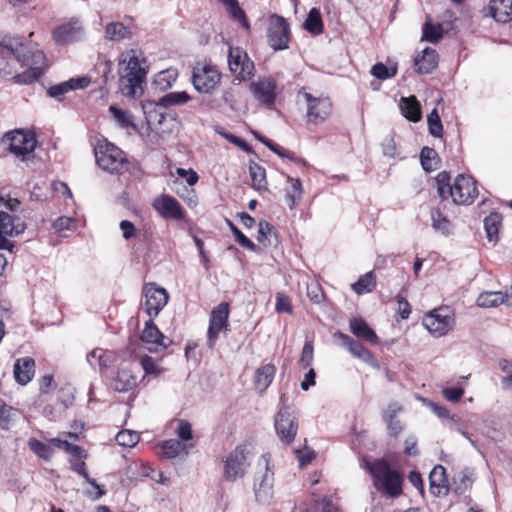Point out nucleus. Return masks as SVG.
<instances>
[{
	"label": "nucleus",
	"mask_w": 512,
	"mask_h": 512,
	"mask_svg": "<svg viewBox=\"0 0 512 512\" xmlns=\"http://www.w3.org/2000/svg\"><path fill=\"white\" fill-rule=\"evenodd\" d=\"M451 176L447 171L440 172L436 177L437 192L442 200L452 198L456 205H470L477 198L479 192L477 182L472 176L459 174L450 184Z\"/></svg>",
	"instance_id": "1"
},
{
	"label": "nucleus",
	"mask_w": 512,
	"mask_h": 512,
	"mask_svg": "<svg viewBox=\"0 0 512 512\" xmlns=\"http://www.w3.org/2000/svg\"><path fill=\"white\" fill-rule=\"evenodd\" d=\"M402 463L403 456L391 452L376 459L363 458V467L373 480H404Z\"/></svg>",
	"instance_id": "2"
},
{
	"label": "nucleus",
	"mask_w": 512,
	"mask_h": 512,
	"mask_svg": "<svg viewBox=\"0 0 512 512\" xmlns=\"http://www.w3.org/2000/svg\"><path fill=\"white\" fill-rule=\"evenodd\" d=\"M286 396H280V408L275 416L274 427L276 433L284 444H291L298 431V415L295 409L287 405Z\"/></svg>",
	"instance_id": "3"
},
{
	"label": "nucleus",
	"mask_w": 512,
	"mask_h": 512,
	"mask_svg": "<svg viewBox=\"0 0 512 512\" xmlns=\"http://www.w3.org/2000/svg\"><path fill=\"white\" fill-rule=\"evenodd\" d=\"M94 153L97 164L105 171L120 174L127 169L128 162L123 151L112 143L98 144Z\"/></svg>",
	"instance_id": "4"
},
{
	"label": "nucleus",
	"mask_w": 512,
	"mask_h": 512,
	"mask_svg": "<svg viewBox=\"0 0 512 512\" xmlns=\"http://www.w3.org/2000/svg\"><path fill=\"white\" fill-rule=\"evenodd\" d=\"M2 143L8 145V151L22 160L34 152L37 146L36 136L33 132L24 129H15L6 132L2 137Z\"/></svg>",
	"instance_id": "5"
},
{
	"label": "nucleus",
	"mask_w": 512,
	"mask_h": 512,
	"mask_svg": "<svg viewBox=\"0 0 512 512\" xmlns=\"http://www.w3.org/2000/svg\"><path fill=\"white\" fill-rule=\"evenodd\" d=\"M253 457V447L250 444H240L226 457L224 474L227 479L243 478Z\"/></svg>",
	"instance_id": "6"
},
{
	"label": "nucleus",
	"mask_w": 512,
	"mask_h": 512,
	"mask_svg": "<svg viewBox=\"0 0 512 512\" xmlns=\"http://www.w3.org/2000/svg\"><path fill=\"white\" fill-rule=\"evenodd\" d=\"M267 41L275 51L288 49L290 42V25L288 21L278 14L269 17L267 29Z\"/></svg>",
	"instance_id": "7"
},
{
	"label": "nucleus",
	"mask_w": 512,
	"mask_h": 512,
	"mask_svg": "<svg viewBox=\"0 0 512 512\" xmlns=\"http://www.w3.org/2000/svg\"><path fill=\"white\" fill-rule=\"evenodd\" d=\"M51 444L54 447L64 450L70 456L69 462L71 465V469L76 472L80 477H83L85 480H92L89 477L85 459L88 457V453L82 447L70 443L67 439L53 438L51 439Z\"/></svg>",
	"instance_id": "8"
},
{
	"label": "nucleus",
	"mask_w": 512,
	"mask_h": 512,
	"mask_svg": "<svg viewBox=\"0 0 512 512\" xmlns=\"http://www.w3.org/2000/svg\"><path fill=\"white\" fill-rule=\"evenodd\" d=\"M221 73L210 64L198 63L192 71V84L199 93H211L220 83Z\"/></svg>",
	"instance_id": "9"
},
{
	"label": "nucleus",
	"mask_w": 512,
	"mask_h": 512,
	"mask_svg": "<svg viewBox=\"0 0 512 512\" xmlns=\"http://www.w3.org/2000/svg\"><path fill=\"white\" fill-rule=\"evenodd\" d=\"M142 293L145 298L144 310L146 314L151 318L157 317L168 303V292L166 289L158 287L155 283H147L143 286Z\"/></svg>",
	"instance_id": "10"
},
{
	"label": "nucleus",
	"mask_w": 512,
	"mask_h": 512,
	"mask_svg": "<svg viewBox=\"0 0 512 512\" xmlns=\"http://www.w3.org/2000/svg\"><path fill=\"white\" fill-rule=\"evenodd\" d=\"M230 309L229 303L221 302L214 307L210 314L207 331V345L213 348L222 330H227Z\"/></svg>",
	"instance_id": "11"
},
{
	"label": "nucleus",
	"mask_w": 512,
	"mask_h": 512,
	"mask_svg": "<svg viewBox=\"0 0 512 512\" xmlns=\"http://www.w3.org/2000/svg\"><path fill=\"white\" fill-rule=\"evenodd\" d=\"M228 65L230 71L239 80H247L254 75L255 66L253 61L240 48H230Z\"/></svg>",
	"instance_id": "12"
},
{
	"label": "nucleus",
	"mask_w": 512,
	"mask_h": 512,
	"mask_svg": "<svg viewBox=\"0 0 512 512\" xmlns=\"http://www.w3.org/2000/svg\"><path fill=\"white\" fill-rule=\"evenodd\" d=\"M304 98L307 104L308 122L319 124L324 122L332 111V102L328 97H314L312 94L305 92Z\"/></svg>",
	"instance_id": "13"
},
{
	"label": "nucleus",
	"mask_w": 512,
	"mask_h": 512,
	"mask_svg": "<svg viewBox=\"0 0 512 512\" xmlns=\"http://www.w3.org/2000/svg\"><path fill=\"white\" fill-rule=\"evenodd\" d=\"M153 208L165 219L182 220L185 217L181 204L170 195L163 194L156 198Z\"/></svg>",
	"instance_id": "14"
},
{
	"label": "nucleus",
	"mask_w": 512,
	"mask_h": 512,
	"mask_svg": "<svg viewBox=\"0 0 512 512\" xmlns=\"http://www.w3.org/2000/svg\"><path fill=\"white\" fill-rule=\"evenodd\" d=\"M276 87V82L272 78L266 77L252 82L250 90L260 103L271 106L276 99Z\"/></svg>",
	"instance_id": "15"
},
{
	"label": "nucleus",
	"mask_w": 512,
	"mask_h": 512,
	"mask_svg": "<svg viewBox=\"0 0 512 512\" xmlns=\"http://www.w3.org/2000/svg\"><path fill=\"white\" fill-rule=\"evenodd\" d=\"M83 35V28L77 20L62 24L53 30V38L58 45L77 42Z\"/></svg>",
	"instance_id": "16"
},
{
	"label": "nucleus",
	"mask_w": 512,
	"mask_h": 512,
	"mask_svg": "<svg viewBox=\"0 0 512 512\" xmlns=\"http://www.w3.org/2000/svg\"><path fill=\"white\" fill-rule=\"evenodd\" d=\"M454 319L435 310L423 319V325L436 337L443 336L451 329Z\"/></svg>",
	"instance_id": "17"
},
{
	"label": "nucleus",
	"mask_w": 512,
	"mask_h": 512,
	"mask_svg": "<svg viewBox=\"0 0 512 512\" xmlns=\"http://www.w3.org/2000/svg\"><path fill=\"white\" fill-rule=\"evenodd\" d=\"M91 80L87 76L70 78L67 81L52 85L48 88L47 94L49 97L62 101L63 96L71 91L84 89L89 86Z\"/></svg>",
	"instance_id": "18"
},
{
	"label": "nucleus",
	"mask_w": 512,
	"mask_h": 512,
	"mask_svg": "<svg viewBox=\"0 0 512 512\" xmlns=\"http://www.w3.org/2000/svg\"><path fill=\"white\" fill-rule=\"evenodd\" d=\"M156 477H159V480H165L161 471L153 469L140 460L131 462L126 468L127 480H142L144 478L156 480Z\"/></svg>",
	"instance_id": "19"
},
{
	"label": "nucleus",
	"mask_w": 512,
	"mask_h": 512,
	"mask_svg": "<svg viewBox=\"0 0 512 512\" xmlns=\"http://www.w3.org/2000/svg\"><path fill=\"white\" fill-rule=\"evenodd\" d=\"M26 229V223L22 217L0 211V234L10 237L18 236Z\"/></svg>",
	"instance_id": "20"
},
{
	"label": "nucleus",
	"mask_w": 512,
	"mask_h": 512,
	"mask_svg": "<svg viewBox=\"0 0 512 512\" xmlns=\"http://www.w3.org/2000/svg\"><path fill=\"white\" fill-rule=\"evenodd\" d=\"M0 56L2 58H15L23 66L30 65V57L27 48L23 44L14 45L12 40L4 39L0 43Z\"/></svg>",
	"instance_id": "21"
},
{
	"label": "nucleus",
	"mask_w": 512,
	"mask_h": 512,
	"mask_svg": "<svg viewBox=\"0 0 512 512\" xmlns=\"http://www.w3.org/2000/svg\"><path fill=\"white\" fill-rule=\"evenodd\" d=\"M35 373V361L31 357H23L16 360L14 364L15 380L21 384L29 383Z\"/></svg>",
	"instance_id": "22"
},
{
	"label": "nucleus",
	"mask_w": 512,
	"mask_h": 512,
	"mask_svg": "<svg viewBox=\"0 0 512 512\" xmlns=\"http://www.w3.org/2000/svg\"><path fill=\"white\" fill-rule=\"evenodd\" d=\"M335 338L341 341V345L345 347L353 356L368 362L372 358V353L366 349L360 342L354 340L347 334L337 332Z\"/></svg>",
	"instance_id": "23"
},
{
	"label": "nucleus",
	"mask_w": 512,
	"mask_h": 512,
	"mask_svg": "<svg viewBox=\"0 0 512 512\" xmlns=\"http://www.w3.org/2000/svg\"><path fill=\"white\" fill-rule=\"evenodd\" d=\"M438 65V54L435 49L426 47L421 56L414 60V66L419 74H429Z\"/></svg>",
	"instance_id": "24"
},
{
	"label": "nucleus",
	"mask_w": 512,
	"mask_h": 512,
	"mask_svg": "<svg viewBox=\"0 0 512 512\" xmlns=\"http://www.w3.org/2000/svg\"><path fill=\"white\" fill-rule=\"evenodd\" d=\"M351 332L360 339L366 340L371 344H378V336L368 323L360 317L352 318L349 322Z\"/></svg>",
	"instance_id": "25"
},
{
	"label": "nucleus",
	"mask_w": 512,
	"mask_h": 512,
	"mask_svg": "<svg viewBox=\"0 0 512 512\" xmlns=\"http://www.w3.org/2000/svg\"><path fill=\"white\" fill-rule=\"evenodd\" d=\"M489 11L497 22L508 23L512 20V0H491Z\"/></svg>",
	"instance_id": "26"
},
{
	"label": "nucleus",
	"mask_w": 512,
	"mask_h": 512,
	"mask_svg": "<svg viewBox=\"0 0 512 512\" xmlns=\"http://www.w3.org/2000/svg\"><path fill=\"white\" fill-rule=\"evenodd\" d=\"M402 115L411 122H418L422 118L421 105L415 96L402 97L400 99Z\"/></svg>",
	"instance_id": "27"
},
{
	"label": "nucleus",
	"mask_w": 512,
	"mask_h": 512,
	"mask_svg": "<svg viewBox=\"0 0 512 512\" xmlns=\"http://www.w3.org/2000/svg\"><path fill=\"white\" fill-rule=\"evenodd\" d=\"M141 107L149 126L162 124L165 119V113L157 100H146L141 102Z\"/></svg>",
	"instance_id": "28"
},
{
	"label": "nucleus",
	"mask_w": 512,
	"mask_h": 512,
	"mask_svg": "<svg viewBox=\"0 0 512 512\" xmlns=\"http://www.w3.org/2000/svg\"><path fill=\"white\" fill-rule=\"evenodd\" d=\"M164 339L165 336L155 325L154 318L149 317L145 322V327L141 334V340L144 343L157 344L166 348L168 344L164 343Z\"/></svg>",
	"instance_id": "29"
},
{
	"label": "nucleus",
	"mask_w": 512,
	"mask_h": 512,
	"mask_svg": "<svg viewBox=\"0 0 512 512\" xmlns=\"http://www.w3.org/2000/svg\"><path fill=\"white\" fill-rule=\"evenodd\" d=\"M276 373L273 364H265L256 370L254 384L259 392H264L272 383Z\"/></svg>",
	"instance_id": "30"
},
{
	"label": "nucleus",
	"mask_w": 512,
	"mask_h": 512,
	"mask_svg": "<svg viewBox=\"0 0 512 512\" xmlns=\"http://www.w3.org/2000/svg\"><path fill=\"white\" fill-rule=\"evenodd\" d=\"M113 388L118 392H127L137 385V378L130 370L120 369L112 382Z\"/></svg>",
	"instance_id": "31"
},
{
	"label": "nucleus",
	"mask_w": 512,
	"mask_h": 512,
	"mask_svg": "<svg viewBox=\"0 0 512 512\" xmlns=\"http://www.w3.org/2000/svg\"><path fill=\"white\" fill-rule=\"evenodd\" d=\"M502 225V215L492 212L484 219V229L489 242L496 244L499 241V229Z\"/></svg>",
	"instance_id": "32"
},
{
	"label": "nucleus",
	"mask_w": 512,
	"mask_h": 512,
	"mask_svg": "<svg viewBox=\"0 0 512 512\" xmlns=\"http://www.w3.org/2000/svg\"><path fill=\"white\" fill-rule=\"evenodd\" d=\"M290 186L285 189V201L290 209H293L302 199L303 187L299 178L287 177Z\"/></svg>",
	"instance_id": "33"
},
{
	"label": "nucleus",
	"mask_w": 512,
	"mask_h": 512,
	"mask_svg": "<svg viewBox=\"0 0 512 512\" xmlns=\"http://www.w3.org/2000/svg\"><path fill=\"white\" fill-rule=\"evenodd\" d=\"M145 79L140 78L136 75H121L119 79V88L121 93L129 98L136 96L137 89H141V84Z\"/></svg>",
	"instance_id": "34"
},
{
	"label": "nucleus",
	"mask_w": 512,
	"mask_h": 512,
	"mask_svg": "<svg viewBox=\"0 0 512 512\" xmlns=\"http://www.w3.org/2000/svg\"><path fill=\"white\" fill-rule=\"evenodd\" d=\"M249 173L252 180V187L258 191H266L268 189V181L266 179V170L254 161L249 162Z\"/></svg>",
	"instance_id": "35"
},
{
	"label": "nucleus",
	"mask_w": 512,
	"mask_h": 512,
	"mask_svg": "<svg viewBox=\"0 0 512 512\" xmlns=\"http://www.w3.org/2000/svg\"><path fill=\"white\" fill-rule=\"evenodd\" d=\"M400 409L401 407L397 403H391L384 414V418L387 422V428L390 436L395 437L398 434H400L401 431L403 430L401 421L396 417Z\"/></svg>",
	"instance_id": "36"
},
{
	"label": "nucleus",
	"mask_w": 512,
	"mask_h": 512,
	"mask_svg": "<svg viewBox=\"0 0 512 512\" xmlns=\"http://www.w3.org/2000/svg\"><path fill=\"white\" fill-rule=\"evenodd\" d=\"M444 30L440 23H433L430 17H427L422 27V40L437 43L443 38Z\"/></svg>",
	"instance_id": "37"
},
{
	"label": "nucleus",
	"mask_w": 512,
	"mask_h": 512,
	"mask_svg": "<svg viewBox=\"0 0 512 512\" xmlns=\"http://www.w3.org/2000/svg\"><path fill=\"white\" fill-rule=\"evenodd\" d=\"M507 298L508 294L502 291H485L477 298V305L484 308L495 307L503 304Z\"/></svg>",
	"instance_id": "38"
},
{
	"label": "nucleus",
	"mask_w": 512,
	"mask_h": 512,
	"mask_svg": "<svg viewBox=\"0 0 512 512\" xmlns=\"http://www.w3.org/2000/svg\"><path fill=\"white\" fill-rule=\"evenodd\" d=\"M303 26L304 29L310 32L311 34H321L323 32L324 25L320 10L317 8H312L306 17Z\"/></svg>",
	"instance_id": "39"
},
{
	"label": "nucleus",
	"mask_w": 512,
	"mask_h": 512,
	"mask_svg": "<svg viewBox=\"0 0 512 512\" xmlns=\"http://www.w3.org/2000/svg\"><path fill=\"white\" fill-rule=\"evenodd\" d=\"M191 100L190 95L186 91L170 92L157 100L162 108L183 105Z\"/></svg>",
	"instance_id": "40"
},
{
	"label": "nucleus",
	"mask_w": 512,
	"mask_h": 512,
	"mask_svg": "<svg viewBox=\"0 0 512 512\" xmlns=\"http://www.w3.org/2000/svg\"><path fill=\"white\" fill-rule=\"evenodd\" d=\"M178 77V72L176 69H166L159 72L153 81L155 88L160 91H166L172 87L173 83L176 81Z\"/></svg>",
	"instance_id": "41"
},
{
	"label": "nucleus",
	"mask_w": 512,
	"mask_h": 512,
	"mask_svg": "<svg viewBox=\"0 0 512 512\" xmlns=\"http://www.w3.org/2000/svg\"><path fill=\"white\" fill-rule=\"evenodd\" d=\"M432 228L443 235L450 234L451 223L449 219L443 215L440 208H433L431 210Z\"/></svg>",
	"instance_id": "42"
},
{
	"label": "nucleus",
	"mask_w": 512,
	"mask_h": 512,
	"mask_svg": "<svg viewBox=\"0 0 512 512\" xmlns=\"http://www.w3.org/2000/svg\"><path fill=\"white\" fill-rule=\"evenodd\" d=\"M43 74L44 69L42 67H29L26 71L15 74L12 80L20 85H29L38 81Z\"/></svg>",
	"instance_id": "43"
},
{
	"label": "nucleus",
	"mask_w": 512,
	"mask_h": 512,
	"mask_svg": "<svg viewBox=\"0 0 512 512\" xmlns=\"http://www.w3.org/2000/svg\"><path fill=\"white\" fill-rule=\"evenodd\" d=\"M376 286V276L373 271H369L362 275L355 283L352 284V289L355 293L361 295L371 292Z\"/></svg>",
	"instance_id": "44"
},
{
	"label": "nucleus",
	"mask_w": 512,
	"mask_h": 512,
	"mask_svg": "<svg viewBox=\"0 0 512 512\" xmlns=\"http://www.w3.org/2000/svg\"><path fill=\"white\" fill-rule=\"evenodd\" d=\"M18 415L19 411L17 409L2 402L0 404V429L9 430Z\"/></svg>",
	"instance_id": "45"
},
{
	"label": "nucleus",
	"mask_w": 512,
	"mask_h": 512,
	"mask_svg": "<svg viewBox=\"0 0 512 512\" xmlns=\"http://www.w3.org/2000/svg\"><path fill=\"white\" fill-rule=\"evenodd\" d=\"M109 111L112 114L114 120L119 125V127L123 129H136V124L133 121V115L129 111L122 110L114 105H111L109 107Z\"/></svg>",
	"instance_id": "46"
},
{
	"label": "nucleus",
	"mask_w": 512,
	"mask_h": 512,
	"mask_svg": "<svg viewBox=\"0 0 512 512\" xmlns=\"http://www.w3.org/2000/svg\"><path fill=\"white\" fill-rule=\"evenodd\" d=\"M420 162L426 172H431L436 169L439 156L435 149L425 146L420 152Z\"/></svg>",
	"instance_id": "47"
},
{
	"label": "nucleus",
	"mask_w": 512,
	"mask_h": 512,
	"mask_svg": "<svg viewBox=\"0 0 512 512\" xmlns=\"http://www.w3.org/2000/svg\"><path fill=\"white\" fill-rule=\"evenodd\" d=\"M130 35L128 28L120 22H112L106 26L105 37L111 41H120Z\"/></svg>",
	"instance_id": "48"
},
{
	"label": "nucleus",
	"mask_w": 512,
	"mask_h": 512,
	"mask_svg": "<svg viewBox=\"0 0 512 512\" xmlns=\"http://www.w3.org/2000/svg\"><path fill=\"white\" fill-rule=\"evenodd\" d=\"M220 2L224 4L228 13L234 20L238 21L245 28H249V22L247 20L245 12L239 6L237 0H220Z\"/></svg>",
	"instance_id": "49"
},
{
	"label": "nucleus",
	"mask_w": 512,
	"mask_h": 512,
	"mask_svg": "<svg viewBox=\"0 0 512 512\" xmlns=\"http://www.w3.org/2000/svg\"><path fill=\"white\" fill-rule=\"evenodd\" d=\"M378 492L388 498H397L402 494V482H374Z\"/></svg>",
	"instance_id": "50"
},
{
	"label": "nucleus",
	"mask_w": 512,
	"mask_h": 512,
	"mask_svg": "<svg viewBox=\"0 0 512 512\" xmlns=\"http://www.w3.org/2000/svg\"><path fill=\"white\" fill-rule=\"evenodd\" d=\"M254 492L256 500L261 504H268L273 498V483L272 482H258L254 485Z\"/></svg>",
	"instance_id": "51"
},
{
	"label": "nucleus",
	"mask_w": 512,
	"mask_h": 512,
	"mask_svg": "<svg viewBox=\"0 0 512 512\" xmlns=\"http://www.w3.org/2000/svg\"><path fill=\"white\" fill-rule=\"evenodd\" d=\"M162 450L168 458H175L181 454L187 455L186 447L177 439H169L163 442Z\"/></svg>",
	"instance_id": "52"
},
{
	"label": "nucleus",
	"mask_w": 512,
	"mask_h": 512,
	"mask_svg": "<svg viewBox=\"0 0 512 512\" xmlns=\"http://www.w3.org/2000/svg\"><path fill=\"white\" fill-rule=\"evenodd\" d=\"M28 446L42 459L49 460L52 457L53 449L51 448V443L49 445L35 438H31L28 442ZM52 446L54 445L52 444Z\"/></svg>",
	"instance_id": "53"
},
{
	"label": "nucleus",
	"mask_w": 512,
	"mask_h": 512,
	"mask_svg": "<svg viewBox=\"0 0 512 512\" xmlns=\"http://www.w3.org/2000/svg\"><path fill=\"white\" fill-rule=\"evenodd\" d=\"M371 74L379 80H386L397 74V67H387L384 63L378 62L372 66Z\"/></svg>",
	"instance_id": "54"
},
{
	"label": "nucleus",
	"mask_w": 512,
	"mask_h": 512,
	"mask_svg": "<svg viewBox=\"0 0 512 512\" xmlns=\"http://www.w3.org/2000/svg\"><path fill=\"white\" fill-rule=\"evenodd\" d=\"M227 224H228L231 232L233 233L236 242L240 246H242L250 251H256V248H257L256 245L248 237H246L242 233V231L232 221L227 220Z\"/></svg>",
	"instance_id": "55"
},
{
	"label": "nucleus",
	"mask_w": 512,
	"mask_h": 512,
	"mask_svg": "<svg viewBox=\"0 0 512 512\" xmlns=\"http://www.w3.org/2000/svg\"><path fill=\"white\" fill-rule=\"evenodd\" d=\"M140 436L133 430H121L116 435V441L124 447H133L139 442Z\"/></svg>",
	"instance_id": "56"
},
{
	"label": "nucleus",
	"mask_w": 512,
	"mask_h": 512,
	"mask_svg": "<svg viewBox=\"0 0 512 512\" xmlns=\"http://www.w3.org/2000/svg\"><path fill=\"white\" fill-rule=\"evenodd\" d=\"M429 133L434 137H441L443 125L437 109H433L427 117Z\"/></svg>",
	"instance_id": "57"
},
{
	"label": "nucleus",
	"mask_w": 512,
	"mask_h": 512,
	"mask_svg": "<svg viewBox=\"0 0 512 512\" xmlns=\"http://www.w3.org/2000/svg\"><path fill=\"white\" fill-rule=\"evenodd\" d=\"M499 368L505 376L501 379V384L504 389H512V361L507 359L499 360Z\"/></svg>",
	"instance_id": "58"
},
{
	"label": "nucleus",
	"mask_w": 512,
	"mask_h": 512,
	"mask_svg": "<svg viewBox=\"0 0 512 512\" xmlns=\"http://www.w3.org/2000/svg\"><path fill=\"white\" fill-rule=\"evenodd\" d=\"M257 473L261 474V480H268L274 476V473L270 468V455L268 453L263 454L257 462Z\"/></svg>",
	"instance_id": "59"
},
{
	"label": "nucleus",
	"mask_w": 512,
	"mask_h": 512,
	"mask_svg": "<svg viewBox=\"0 0 512 512\" xmlns=\"http://www.w3.org/2000/svg\"><path fill=\"white\" fill-rule=\"evenodd\" d=\"M126 75H136L139 76L142 79H145L146 72L145 70L140 66V62L138 57L135 55L131 56L127 62V65L125 67Z\"/></svg>",
	"instance_id": "60"
},
{
	"label": "nucleus",
	"mask_w": 512,
	"mask_h": 512,
	"mask_svg": "<svg viewBox=\"0 0 512 512\" xmlns=\"http://www.w3.org/2000/svg\"><path fill=\"white\" fill-rule=\"evenodd\" d=\"M313 356H314L313 344L310 341H306L303 346V349H302V353H301V357H300V361H299L300 365L304 369L309 367L313 361Z\"/></svg>",
	"instance_id": "61"
},
{
	"label": "nucleus",
	"mask_w": 512,
	"mask_h": 512,
	"mask_svg": "<svg viewBox=\"0 0 512 512\" xmlns=\"http://www.w3.org/2000/svg\"><path fill=\"white\" fill-rule=\"evenodd\" d=\"M274 235L275 238L278 236V232L275 228L267 221H260L258 228L257 240L263 242L268 239L269 236Z\"/></svg>",
	"instance_id": "62"
},
{
	"label": "nucleus",
	"mask_w": 512,
	"mask_h": 512,
	"mask_svg": "<svg viewBox=\"0 0 512 512\" xmlns=\"http://www.w3.org/2000/svg\"><path fill=\"white\" fill-rule=\"evenodd\" d=\"M119 227L125 240L141 236L140 231H137L135 225L129 220H122Z\"/></svg>",
	"instance_id": "63"
},
{
	"label": "nucleus",
	"mask_w": 512,
	"mask_h": 512,
	"mask_svg": "<svg viewBox=\"0 0 512 512\" xmlns=\"http://www.w3.org/2000/svg\"><path fill=\"white\" fill-rule=\"evenodd\" d=\"M275 310L278 313H291L292 306L288 296L284 293H277Z\"/></svg>",
	"instance_id": "64"
}]
</instances>
